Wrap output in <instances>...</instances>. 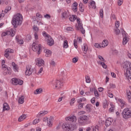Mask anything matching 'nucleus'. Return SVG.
I'll list each match as a JSON object with an SVG mask.
<instances>
[{
    "mask_svg": "<svg viewBox=\"0 0 131 131\" xmlns=\"http://www.w3.org/2000/svg\"><path fill=\"white\" fill-rule=\"evenodd\" d=\"M122 35L123 36V44L126 45L127 43V41H128V39L127 37H126V33H125V31H124V30L122 29Z\"/></svg>",
    "mask_w": 131,
    "mask_h": 131,
    "instance_id": "nucleus-13",
    "label": "nucleus"
},
{
    "mask_svg": "<svg viewBox=\"0 0 131 131\" xmlns=\"http://www.w3.org/2000/svg\"><path fill=\"white\" fill-rule=\"evenodd\" d=\"M6 35H11V36H14L15 35V33H14V32L12 31H7V32H6Z\"/></svg>",
    "mask_w": 131,
    "mask_h": 131,
    "instance_id": "nucleus-32",
    "label": "nucleus"
},
{
    "mask_svg": "<svg viewBox=\"0 0 131 131\" xmlns=\"http://www.w3.org/2000/svg\"><path fill=\"white\" fill-rule=\"evenodd\" d=\"M36 15V17H38L39 18H42V15H41L39 13H37Z\"/></svg>",
    "mask_w": 131,
    "mask_h": 131,
    "instance_id": "nucleus-62",
    "label": "nucleus"
},
{
    "mask_svg": "<svg viewBox=\"0 0 131 131\" xmlns=\"http://www.w3.org/2000/svg\"><path fill=\"white\" fill-rule=\"evenodd\" d=\"M66 30L68 31H72L73 30V28L70 27L66 28Z\"/></svg>",
    "mask_w": 131,
    "mask_h": 131,
    "instance_id": "nucleus-56",
    "label": "nucleus"
},
{
    "mask_svg": "<svg viewBox=\"0 0 131 131\" xmlns=\"http://www.w3.org/2000/svg\"><path fill=\"white\" fill-rule=\"evenodd\" d=\"M62 128L65 129L66 131L74 130V126L72 124H70L68 123H64L62 125Z\"/></svg>",
    "mask_w": 131,
    "mask_h": 131,
    "instance_id": "nucleus-7",
    "label": "nucleus"
},
{
    "mask_svg": "<svg viewBox=\"0 0 131 131\" xmlns=\"http://www.w3.org/2000/svg\"><path fill=\"white\" fill-rule=\"evenodd\" d=\"M47 113L48 111H42L37 115V117H41L42 116H45V115H46V114Z\"/></svg>",
    "mask_w": 131,
    "mask_h": 131,
    "instance_id": "nucleus-19",
    "label": "nucleus"
},
{
    "mask_svg": "<svg viewBox=\"0 0 131 131\" xmlns=\"http://www.w3.org/2000/svg\"><path fill=\"white\" fill-rule=\"evenodd\" d=\"M114 110H115V106L114 105H113L108 110V111L109 112H114Z\"/></svg>",
    "mask_w": 131,
    "mask_h": 131,
    "instance_id": "nucleus-37",
    "label": "nucleus"
},
{
    "mask_svg": "<svg viewBox=\"0 0 131 131\" xmlns=\"http://www.w3.org/2000/svg\"><path fill=\"white\" fill-rule=\"evenodd\" d=\"M34 37L35 39H38V35H37V33L36 32H35L34 33Z\"/></svg>",
    "mask_w": 131,
    "mask_h": 131,
    "instance_id": "nucleus-61",
    "label": "nucleus"
},
{
    "mask_svg": "<svg viewBox=\"0 0 131 131\" xmlns=\"http://www.w3.org/2000/svg\"><path fill=\"white\" fill-rule=\"evenodd\" d=\"M45 18L46 19H50L51 18V15L50 14H47L46 15H44Z\"/></svg>",
    "mask_w": 131,
    "mask_h": 131,
    "instance_id": "nucleus-60",
    "label": "nucleus"
},
{
    "mask_svg": "<svg viewBox=\"0 0 131 131\" xmlns=\"http://www.w3.org/2000/svg\"><path fill=\"white\" fill-rule=\"evenodd\" d=\"M12 84H14V85H17V84L22 85V84H23V80L17 79L16 78H13L12 79Z\"/></svg>",
    "mask_w": 131,
    "mask_h": 131,
    "instance_id": "nucleus-12",
    "label": "nucleus"
},
{
    "mask_svg": "<svg viewBox=\"0 0 131 131\" xmlns=\"http://www.w3.org/2000/svg\"><path fill=\"white\" fill-rule=\"evenodd\" d=\"M70 21H71V22H74V21H75L76 20V17H75V15H72L69 18Z\"/></svg>",
    "mask_w": 131,
    "mask_h": 131,
    "instance_id": "nucleus-33",
    "label": "nucleus"
},
{
    "mask_svg": "<svg viewBox=\"0 0 131 131\" xmlns=\"http://www.w3.org/2000/svg\"><path fill=\"white\" fill-rule=\"evenodd\" d=\"M54 120V117H50V119H49V121L48 122V126H49V127H52V125H53L52 124V121Z\"/></svg>",
    "mask_w": 131,
    "mask_h": 131,
    "instance_id": "nucleus-23",
    "label": "nucleus"
},
{
    "mask_svg": "<svg viewBox=\"0 0 131 131\" xmlns=\"http://www.w3.org/2000/svg\"><path fill=\"white\" fill-rule=\"evenodd\" d=\"M44 53H45L46 54V57H51V56H52V51H51L49 49H45Z\"/></svg>",
    "mask_w": 131,
    "mask_h": 131,
    "instance_id": "nucleus-18",
    "label": "nucleus"
},
{
    "mask_svg": "<svg viewBox=\"0 0 131 131\" xmlns=\"http://www.w3.org/2000/svg\"><path fill=\"white\" fill-rule=\"evenodd\" d=\"M42 35L47 40V43L49 46H53L54 45V39L52 38V37L49 34L44 31L42 32Z\"/></svg>",
    "mask_w": 131,
    "mask_h": 131,
    "instance_id": "nucleus-4",
    "label": "nucleus"
},
{
    "mask_svg": "<svg viewBox=\"0 0 131 131\" xmlns=\"http://www.w3.org/2000/svg\"><path fill=\"white\" fill-rule=\"evenodd\" d=\"M27 116L25 114H23L18 118V121L19 122H21V121H23L25 119H26Z\"/></svg>",
    "mask_w": 131,
    "mask_h": 131,
    "instance_id": "nucleus-22",
    "label": "nucleus"
},
{
    "mask_svg": "<svg viewBox=\"0 0 131 131\" xmlns=\"http://www.w3.org/2000/svg\"><path fill=\"white\" fill-rule=\"evenodd\" d=\"M123 68L126 71L125 75L128 79L131 80V63L126 61L123 66Z\"/></svg>",
    "mask_w": 131,
    "mask_h": 131,
    "instance_id": "nucleus-2",
    "label": "nucleus"
},
{
    "mask_svg": "<svg viewBox=\"0 0 131 131\" xmlns=\"http://www.w3.org/2000/svg\"><path fill=\"white\" fill-rule=\"evenodd\" d=\"M78 115H83V114H85V112L83 111H81L78 113Z\"/></svg>",
    "mask_w": 131,
    "mask_h": 131,
    "instance_id": "nucleus-53",
    "label": "nucleus"
},
{
    "mask_svg": "<svg viewBox=\"0 0 131 131\" xmlns=\"http://www.w3.org/2000/svg\"><path fill=\"white\" fill-rule=\"evenodd\" d=\"M33 29V30L36 31V33L37 32V31H38V27H37V26H34Z\"/></svg>",
    "mask_w": 131,
    "mask_h": 131,
    "instance_id": "nucleus-51",
    "label": "nucleus"
},
{
    "mask_svg": "<svg viewBox=\"0 0 131 131\" xmlns=\"http://www.w3.org/2000/svg\"><path fill=\"white\" fill-rule=\"evenodd\" d=\"M42 71H43V68L41 67L40 68L39 70L38 71V74H40V73H41Z\"/></svg>",
    "mask_w": 131,
    "mask_h": 131,
    "instance_id": "nucleus-59",
    "label": "nucleus"
},
{
    "mask_svg": "<svg viewBox=\"0 0 131 131\" xmlns=\"http://www.w3.org/2000/svg\"><path fill=\"white\" fill-rule=\"evenodd\" d=\"M98 58L99 60H100V61H102V62H106V60H105L104 58L101 55H98Z\"/></svg>",
    "mask_w": 131,
    "mask_h": 131,
    "instance_id": "nucleus-43",
    "label": "nucleus"
},
{
    "mask_svg": "<svg viewBox=\"0 0 131 131\" xmlns=\"http://www.w3.org/2000/svg\"><path fill=\"white\" fill-rule=\"evenodd\" d=\"M63 48H65L66 49L68 48V41H67V40H64L63 42Z\"/></svg>",
    "mask_w": 131,
    "mask_h": 131,
    "instance_id": "nucleus-36",
    "label": "nucleus"
},
{
    "mask_svg": "<svg viewBox=\"0 0 131 131\" xmlns=\"http://www.w3.org/2000/svg\"><path fill=\"white\" fill-rule=\"evenodd\" d=\"M66 120H67V121H70V122H76V117L75 116L67 117L66 118Z\"/></svg>",
    "mask_w": 131,
    "mask_h": 131,
    "instance_id": "nucleus-15",
    "label": "nucleus"
},
{
    "mask_svg": "<svg viewBox=\"0 0 131 131\" xmlns=\"http://www.w3.org/2000/svg\"><path fill=\"white\" fill-rule=\"evenodd\" d=\"M110 86L111 89H115V88H116L115 84H114L113 83H110Z\"/></svg>",
    "mask_w": 131,
    "mask_h": 131,
    "instance_id": "nucleus-57",
    "label": "nucleus"
},
{
    "mask_svg": "<svg viewBox=\"0 0 131 131\" xmlns=\"http://www.w3.org/2000/svg\"><path fill=\"white\" fill-rule=\"evenodd\" d=\"M36 65L38 66H45V61L41 58H37L36 59Z\"/></svg>",
    "mask_w": 131,
    "mask_h": 131,
    "instance_id": "nucleus-14",
    "label": "nucleus"
},
{
    "mask_svg": "<svg viewBox=\"0 0 131 131\" xmlns=\"http://www.w3.org/2000/svg\"><path fill=\"white\" fill-rule=\"evenodd\" d=\"M91 108H92V105L87 104L85 107L86 111H87V112H91Z\"/></svg>",
    "mask_w": 131,
    "mask_h": 131,
    "instance_id": "nucleus-31",
    "label": "nucleus"
},
{
    "mask_svg": "<svg viewBox=\"0 0 131 131\" xmlns=\"http://www.w3.org/2000/svg\"><path fill=\"white\" fill-rule=\"evenodd\" d=\"M108 40H104L102 42V48H105V47H107L108 46Z\"/></svg>",
    "mask_w": 131,
    "mask_h": 131,
    "instance_id": "nucleus-26",
    "label": "nucleus"
},
{
    "mask_svg": "<svg viewBox=\"0 0 131 131\" xmlns=\"http://www.w3.org/2000/svg\"><path fill=\"white\" fill-rule=\"evenodd\" d=\"M115 34L117 35H118V34H119L120 33V30H119V29H118V28H116L115 29Z\"/></svg>",
    "mask_w": 131,
    "mask_h": 131,
    "instance_id": "nucleus-40",
    "label": "nucleus"
},
{
    "mask_svg": "<svg viewBox=\"0 0 131 131\" xmlns=\"http://www.w3.org/2000/svg\"><path fill=\"white\" fill-rule=\"evenodd\" d=\"M103 106L104 109H106V108H107V107H108V104H107V103H103Z\"/></svg>",
    "mask_w": 131,
    "mask_h": 131,
    "instance_id": "nucleus-63",
    "label": "nucleus"
},
{
    "mask_svg": "<svg viewBox=\"0 0 131 131\" xmlns=\"http://www.w3.org/2000/svg\"><path fill=\"white\" fill-rule=\"evenodd\" d=\"M77 22L78 23V25L76 26V30H79V29H80L82 34H84V33H85V30L83 29L82 24L81 23V21H80V19L77 18Z\"/></svg>",
    "mask_w": 131,
    "mask_h": 131,
    "instance_id": "nucleus-9",
    "label": "nucleus"
},
{
    "mask_svg": "<svg viewBox=\"0 0 131 131\" xmlns=\"http://www.w3.org/2000/svg\"><path fill=\"white\" fill-rule=\"evenodd\" d=\"M120 26V23L119 21H116L115 23V26L116 27V28H118V27H119Z\"/></svg>",
    "mask_w": 131,
    "mask_h": 131,
    "instance_id": "nucleus-54",
    "label": "nucleus"
},
{
    "mask_svg": "<svg viewBox=\"0 0 131 131\" xmlns=\"http://www.w3.org/2000/svg\"><path fill=\"white\" fill-rule=\"evenodd\" d=\"M84 105V103H79L78 105V109H81L82 108H83Z\"/></svg>",
    "mask_w": 131,
    "mask_h": 131,
    "instance_id": "nucleus-47",
    "label": "nucleus"
},
{
    "mask_svg": "<svg viewBox=\"0 0 131 131\" xmlns=\"http://www.w3.org/2000/svg\"><path fill=\"white\" fill-rule=\"evenodd\" d=\"M123 3V0H119L118 1V6H121Z\"/></svg>",
    "mask_w": 131,
    "mask_h": 131,
    "instance_id": "nucleus-55",
    "label": "nucleus"
},
{
    "mask_svg": "<svg viewBox=\"0 0 131 131\" xmlns=\"http://www.w3.org/2000/svg\"><path fill=\"white\" fill-rule=\"evenodd\" d=\"M26 71L25 72L26 75L30 76L32 73H36V70L35 69L33 70L31 66L28 65L26 67Z\"/></svg>",
    "mask_w": 131,
    "mask_h": 131,
    "instance_id": "nucleus-8",
    "label": "nucleus"
},
{
    "mask_svg": "<svg viewBox=\"0 0 131 131\" xmlns=\"http://www.w3.org/2000/svg\"><path fill=\"white\" fill-rule=\"evenodd\" d=\"M77 61H78V58H77V57H74L72 59L73 63H76V62H77Z\"/></svg>",
    "mask_w": 131,
    "mask_h": 131,
    "instance_id": "nucleus-50",
    "label": "nucleus"
},
{
    "mask_svg": "<svg viewBox=\"0 0 131 131\" xmlns=\"http://www.w3.org/2000/svg\"><path fill=\"white\" fill-rule=\"evenodd\" d=\"M10 110V106L7 103L3 104V111H9Z\"/></svg>",
    "mask_w": 131,
    "mask_h": 131,
    "instance_id": "nucleus-20",
    "label": "nucleus"
},
{
    "mask_svg": "<svg viewBox=\"0 0 131 131\" xmlns=\"http://www.w3.org/2000/svg\"><path fill=\"white\" fill-rule=\"evenodd\" d=\"M89 50V47H88V45L86 44H84L83 47L82 48V50L83 52V57H84V58H92V55L91 54H86V53H88V51Z\"/></svg>",
    "mask_w": 131,
    "mask_h": 131,
    "instance_id": "nucleus-6",
    "label": "nucleus"
},
{
    "mask_svg": "<svg viewBox=\"0 0 131 131\" xmlns=\"http://www.w3.org/2000/svg\"><path fill=\"white\" fill-rule=\"evenodd\" d=\"M77 6H78V4H77V3L75 2L73 4L72 7H77Z\"/></svg>",
    "mask_w": 131,
    "mask_h": 131,
    "instance_id": "nucleus-64",
    "label": "nucleus"
},
{
    "mask_svg": "<svg viewBox=\"0 0 131 131\" xmlns=\"http://www.w3.org/2000/svg\"><path fill=\"white\" fill-rule=\"evenodd\" d=\"M18 103L19 104H23L24 103V96H21L18 98Z\"/></svg>",
    "mask_w": 131,
    "mask_h": 131,
    "instance_id": "nucleus-29",
    "label": "nucleus"
},
{
    "mask_svg": "<svg viewBox=\"0 0 131 131\" xmlns=\"http://www.w3.org/2000/svg\"><path fill=\"white\" fill-rule=\"evenodd\" d=\"M4 75H7V74H9V75H11L12 74V70H11V68H6L4 69Z\"/></svg>",
    "mask_w": 131,
    "mask_h": 131,
    "instance_id": "nucleus-17",
    "label": "nucleus"
},
{
    "mask_svg": "<svg viewBox=\"0 0 131 131\" xmlns=\"http://www.w3.org/2000/svg\"><path fill=\"white\" fill-rule=\"evenodd\" d=\"M62 18H64L65 19L68 18L69 17V12L68 11H64L62 13Z\"/></svg>",
    "mask_w": 131,
    "mask_h": 131,
    "instance_id": "nucleus-24",
    "label": "nucleus"
},
{
    "mask_svg": "<svg viewBox=\"0 0 131 131\" xmlns=\"http://www.w3.org/2000/svg\"><path fill=\"white\" fill-rule=\"evenodd\" d=\"M12 66L13 68L14 71H15V72H18V65L16 64V63L14 62H12Z\"/></svg>",
    "mask_w": 131,
    "mask_h": 131,
    "instance_id": "nucleus-21",
    "label": "nucleus"
},
{
    "mask_svg": "<svg viewBox=\"0 0 131 131\" xmlns=\"http://www.w3.org/2000/svg\"><path fill=\"white\" fill-rule=\"evenodd\" d=\"M112 123L110 122V121H108L107 120H106L105 124L106 126H109V125H111Z\"/></svg>",
    "mask_w": 131,
    "mask_h": 131,
    "instance_id": "nucleus-49",
    "label": "nucleus"
},
{
    "mask_svg": "<svg viewBox=\"0 0 131 131\" xmlns=\"http://www.w3.org/2000/svg\"><path fill=\"white\" fill-rule=\"evenodd\" d=\"M83 121H85V122L88 124L91 123V117L90 116L83 115L79 117L78 119V122L80 124L83 123Z\"/></svg>",
    "mask_w": 131,
    "mask_h": 131,
    "instance_id": "nucleus-3",
    "label": "nucleus"
},
{
    "mask_svg": "<svg viewBox=\"0 0 131 131\" xmlns=\"http://www.w3.org/2000/svg\"><path fill=\"white\" fill-rule=\"evenodd\" d=\"M94 95L95 97H100V94H99V93L98 92V91L97 90H94Z\"/></svg>",
    "mask_w": 131,
    "mask_h": 131,
    "instance_id": "nucleus-41",
    "label": "nucleus"
},
{
    "mask_svg": "<svg viewBox=\"0 0 131 131\" xmlns=\"http://www.w3.org/2000/svg\"><path fill=\"white\" fill-rule=\"evenodd\" d=\"M32 49L34 52H37V54L38 55L40 54V52L41 51V45H35L34 43H33L32 47Z\"/></svg>",
    "mask_w": 131,
    "mask_h": 131,
    "instance_id": "nucleus-10",
    "label": "nucleus"
},
{
    "mask_svg": "<svg viewBox=\"0 0 131 131\" xmlns=\"http://www.w3.org/2000/svg\"><path fill=\"white\" fill-rule=\"evenodd\" d=\"M41 93H42V89L41 88H40L34 91V94H35V95H37L38 94H41Z\"/></svg>",
    "mask_w": 131,
    "mask_h": 131,
    "instance_id": "nucleus-27",
    "label": "nucleus"
},
{
    "mask_svg": "<svg viewBox=\"0 0 131 131\" xmlns=\"http://www.w3.org/2000/svg\"><path fill=\"white\" fill-rule=\"evenodd\" d=\"M50 65L52 66L53 67H55L56 66V62H55V61H54V59H52L50 62Z\"/></svg>",
    "mask_w": 131,
    "mask_h": 131,
    "instance_id": "nucleus-38",
    "label": "nucleus"
},
{
    "mask_svg": "<svg viewBox=\"0 0 131 131\" xmlns=\"http://www.w3.org/2000/svg\"><path fill=\"white\" fill-rule=\"evenodd\" d=\"M14 53V50L11 49H8L5 50V53L4 54L5 57L6 58H9V56H10V54H12Z\"/></svg>",
    "mask_w": 131,
    "mask_h": 131,
    "instance_id": "nucleus-16",
    "label": "nucleus"
},
{
    "mask_svg": "<svg viewBox=\"0 0 131 131\" xmlns=\"http://www.w3.org/2000/svg\"><path fill=\"white\" fill-rule=\"evenodd\" d=\"M11 7L10 6H8V7H6L5 9V12L8 13V12L9 11H11Z\"/></svg>",
    "mask_w": 131,
    "mask_h": 131,
    "instance_id": "nucleus-46",
    "label": "nucleus"
},
{
    "mask_svg": "<svg viewBox=\"0 0 131 131\" xmlns=\"http://www.w3.org/2000/svg\"><path fill=\"white\" fill-rule=\"evenodd\" d=\"M15 38L17 43L19 45H23L24 43L23 40L19 39V36H16Z\"/></svg>",
    "mask_w": 131,
    "mask_h": 131,
    "instance_id": "nucleus-25",
    "label": "nucleus"
},
{
    "mask_svg": "<svg viewBox=\"0 0 131 131\" xmlns=\"http://www.w3.org/2000/svg\"><path fill=\"white\" fill-rule=\"evenodd\" d=\"M85 81L87 83H90L91 82V77H90L89 76H86Z\"/></svg>",
    "mask_w": 131,
    "mask_h": 131,
    "instance_id": "nucleus-35",
    "label": "nucleus"
},
{
    "mask_svg": "<svg viewBox=\"0 0 131 131\" xmlns=\"http://www.w3.org/2000/svg\"><path fill=\"white\" fill-rule=\"evenodd\" d=\"M94 47H95V48H97L98 49H100V48H101V45L98 43H96L94 45Z\"/></svg>",
    "mask_w": 131,
    "mask_h": 131,
    "instance_id": "nucleus-52",
    "label": "nucleus"
},
{
    "mask_svg": "<svg viewBox=\"0 0 131 131\" xmlns=\"http://www.w3.org/2000/svg\"><path fill=\"white\" fill-rule=\"evenodd\" d=\"M74 46L76 49L78 48V46H77V40L76 39L74 40Z\"/></svg>",
    "mask_w": 131,
    "mask_h": 131,
    "instance_id": "nucleus-44",
    "label": "nucleus"
},
{
    "mask_svg": "<svg viewBox=\"0 0 131 131\" xmlns=\"http://www.w3.org/2000/svg\"><path fill=\"white\" fill-rule=\"evenodd\" d=\"M118 102H119L120 103H121V107H123V106H124V103L123 102V100H122V99H118Z\"/></svg>",
    "mask_w": 131,
    "mask_h": 131,
    "instance_id": "nucleus-48",
    "label": "nucleus"
},
{
    "mask_svg": "<svg viewBox=\"0 0 131 131\" xmlns=\"http://www.w3.org/2000/svg\"><path fill=\"white\" fill-rule=\"evenodd\" d=\"M53 86L55 87V89H60L61 86L63 85V84L58 80H55L52 82Z\"/></svg>",
    "mask_w": 131,
    "mask_h": 131,
    "instance_id": "nucleus-11",
    "label": "nucleus"
},
{
    "mask_svg": "<svg viewBox=\"0 0 131 131\" xmlns=\"http://www.w3.org/2000/svg\"><path fill=\"white\" fill-rule=\"evenodd\" d=\"M126 95H127V97L128 98V99H130L131 98V93H130V91L129 90H127L126 91Z\"/></svg>",
    "mask_w": 131,
    "mask_h": 131,
    "instance_id": "nucleus-34",
    "label": "nucleus"
},
{
    "mask_svg": "<svg viewBox=\"0 0 131 131\" xmlns=\"http://www.w3.org/2000/svg\"><path fill=\"white\" fill-rule=\"evenodd\" d=\"M39 119H36L33 121V124H37L39 122Z\"/></svg>",
    "mask_w": 131,
    "mask_h": 131,
    "instance_id": "nucleus-45",
    "label": "nucleus"
},
{
    "mask_svg": "<svg viewBox=\"0 0 131 131\" xmlns=\"http://www.w3.org/2000/svg\"><path fill=\"white\" fill-rule=\"evenodd\" d=\"M75 103V98H72L70 102L71 106H72Z\"/></svg>",
    "mask_w": 131,
    "mask_h": 131,
    "instance_id": "nucleus-42",
    "label": "nucleus"
},
{
    "mask_svg": "<svg viewBox=\"0 0 131 131\" xmlns=\"http://www.w3.org/2000/svg\"><path fill=\"white\" fill-rule=\"evenodd\" d=\"M122 115L123 118L127 119V118H130L131 117V107L125 108L122 112Z\"/></svg>",
    "mask_w": 131,
    "mask_h": 131,
    "instance_id": "nucleus-5",
    "label": "nucleus"
},
{
    "mask_svg": "<svg viewBox=\"0 0 131 131\" xmlns=\"http://www.w3.org/2000/svg\"><path fill=\"white\" fill-rule=\"evenodd\" d=\"M73 12H77V7H72Z\"/></svg>",
    "mask_w": 131,
    "mask_h": 131,
    "instance_id": "nucleus-58",
    "label": "nucleus"
},
{
    "mask_svg": "<svg viewBox=\"0 0 131 131\" xmlns=\"http://www.w3.org/2000/svg\"><path fill=\"white\" fill-rule=\"evenodd\" d=\"M105 62H102L101 61H98V64H100L103 67V68H104V69H106L107 68V65H106L105 63H104Z\"/></svg>",
    "mask_w": 131,
    "mask_h": 131,
    "instance_id": "nucleus-28",
    "label": "nucleus"
},
{
    "mask_svg": "<svg viewBox=\"0 0 131 131\" xmlns=\"http://www.w3.org/2000/svg\"><path fill=\"white\" fill-rule=\"evenodd\" d=\"M90 8H92V9H96V2L94 1H92L91 2V4L90 5Z\"/></svg>",
    "mask_w": 131,
    "mask_h": 131,
    "instance_id": "nucleus-30",
    "label": "nucleus"
},
{
    "mask_svg": "<svg viewBox=\"0 0 131 131\" xmlns=\"http://www.w3.org/2000/svg\"><path fill=\"white\" fill-rule=\"evenodd\" d=\"M23 20V17L22 16V14L17 13L15 15H14L11 23L14 28H17L18 26L21 25Z\"/></svg>",
    "mask_w": 131,
    "mask_h": 131,
    "instance_id": "nucleus-1",
    "label": "nucleus"
},
{
    "mask_svg": "<svg viewBox=\"0 0 131 131\" xmlns=\"http://www.w3.org/2000/svg\"><path fill=\"white\" fill-rule=\"evenodd\" d=\"M99 14H100V16L101 18H103V16H104V11L103 10V9H100V11H99Z\"/></svg>",
    "mask_w": 131,
    "mask_h": 131,
    "instance_id": "nucleus-39",
    "label": "nucleus"
}]
</instances>
